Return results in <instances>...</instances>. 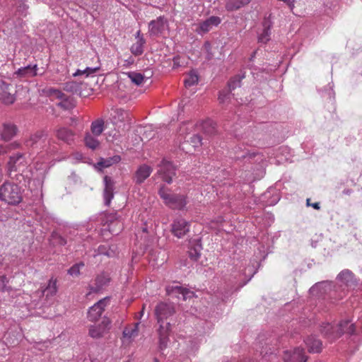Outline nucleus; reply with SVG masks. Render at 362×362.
Segmentation results:
<instances>
[{
    "mask_svg": "<svg viewBox=\"0 0 362 362\" xmlns=\"http://www.w3.org/2000/svg\"><path fill=\"white\" fill-rule=\"evenodd\" d=\"M24 144L28 148L36 149L42 146V150L39 153L40 155L37 160L47 156L44 161L49 162V159L53 157L59 150L58 144L55 142L51 141L45 142V134L42 131H38L30 134L28 138L25 139Z\"/></svg>",
    "mask_w": 362,
    "mask_h": 362,
    "instance_id": "obj_1",
    "label": "nucleus"
},
{
    "mask_svg": "<svg viewBox=\"0 0 362 362\" xmlns=\"http://www.w3.org/2000/svg\"><path fill=\"white\" fill-rule=\"evenodd\" d=\"M48 168L49 162L36 160L28 179L23 180L21 183L28 186L30 191L35 192L36 195L42 196V188Z\"/></svg>",
    "mask_w": 362,
    "mask_h": 362,
    "instance_id": "obj_2",
    "label": "nucleus"
},
{
    "mask_svg": "<svg viewBox=\"0 0 362 362\" xmlns=\"http://www.w3.org/2000/svg\"><path fill=\"white\" fill-rule=\"evenodd\" d=\"M28 161L23 153H16L11 156L7 164L8 175L11 179L21 183L28 179L32 169L28 170Z\"/></svg>",
    "mask_w": 362,
    "mask_h": 362,
    "instance_id": "obj_3",
    "label": "nucleus"
},
{
    "mask_svg": "<svg viewBox=\"0 0 362 362\" xmlns=\"http://www.w3.org/2000/svg\"><path fill=\"white\" fill-rule=\"evenodd\" d=\"M23 191L17 184L5 182L0 186V200L9 205H17L23 199Z\"/></svg>",
    "mask_w": 362,
    "mask_h": 362,
    "instance_id": "obj_4",
    "label": "nucleus"
},
{
    "mask_svg": "<svg viewBox=\"0 0 362 362\" xmlns=\"http://www.w3.org/2000/svg\"><path fill=\"white\" fill-rule=\"evenodd\" d=\"M356 331L354 324L349 320L341 321L337 328H334L330 323H323L321 327V332L330 339H334L344 333L354 334Z\"/></svg>",
    "mask_w": 362,
    "mask_h": 362,
    "instance_id": "obj_5",
    "label": "nucleus"
},
{
    "mask_svg": "<svg viewBox=\"0 0 362 362\" xmlns=\"http://www.w3.org/2000/svg\"><path fill=\"white\" fill-rule=\"evenodd\" d=\"M175 313V306L173 303L161 302L155 309V315L157 319L158 328L171 329L170 318Z\"/></svg>",
    "mask_w": 362,
    "mask_h": 362,
    "instance_id": "obj_6",
    "label": "nucleus"
},
{
    "mask_svg": "<svg viewBox=\"0 0 362 362\" xmlns=\"http://www.w3.org/2000/svg\"><path fill=\"white\" fill-rule=\"evenodd\" d=\"M160 198L165 204L173 209L182 210L187 204L186 197L182 194L170 193L164 187H160L158 191Z\"/></svg>",
    "mask_w": 362,
    "mask_h": 362,
    "instance_id": "obj_7",
    "label": "nucleus"
},
{
    "mask_svg": "<svg viewBox=\"0 0 362 362\" xmlns=\"http://www.w3.org/2000/svg\"><path fill=\"white\" fill-rule=\"evenodd\" d=\"M180 356L178 360L180 362H189L192 356H194L198 349V344L192 337H188L179 343Z\"/></svg>",
    "mask_w": 362,
    "mask_h": 362,
    "instance_id": "obj_8",
    "label": "nucleus"
},
{
    "mask_svg": "<svg viewBox=\"0 0 362 362\" xmlns=\"http://www.w3.org/2000/svg\"><path fill=\"white\" fill-rule=\"evenodd\" d=\"M11 4L12 9L15 12V15L18 16L16 21L18 25H15V32L18 33L20 32H25L23 28V22L21 20V17H25L27 15L28 6L25 4V0H8Z\"/></svg>",
    "mask_w": 362,
    "mask_h": 362,
    "instance_id": "obj_9",
    "label": "nucleus"
},
{
    "mask_svg": "<svg viewBox=\"0 0 362 362\" xmlns=\"http://www.w3.org/2000/svg\"><path fill=\"white\" fill-rule=\"evenodd\" d=\"M165 290L168 296L179 300H186L194 296V293L192 291L180 286L178 283L167 286Z\"/></svg>",
    "mask_w": 362,
    "mask_h": 362,
    "instance_id": "obj_10",
    "label": "nucleus"
},
{
    "mask_svg": "<svg viewBox=\"0 0 362 362\" xmlns=\"http://www.w3.org/2000/svg\"><path fill=\"white\" fill-rule=\"evenodd\" d=\"M110 278L106 273H101L96 276L94 280L91 281L88 285V290L87 295L91 293H97L100 292L105 286L110 283Z\"/></svg>",
    "mask_w": 362,
    "mask_h": 362,
    "instance_id": "obj_11",
    "label": "nucleus"
},
{
    "mask_svg": "<svg viewBox=\"0 0 362 362\" xmlns=\"http://www.w3.org/2000/svg\"><path fill=\"white\" fill-rule=\"evenodd\" d=\"M190 222L183 218L178 217L171 224V233L177 238H183L189 231Z\"/></svg>",
    "mask_w": 362,
    "mask_h": 362,
    "instance_id": "obj_12",
    "label": "nucleus"
},
{
    "mask_svg": "<svg viewBox=\"0 0 362 362\" xmlns=\"http://www.w3.org/2000/svg\"><path fill=\"white\" fill-rule=\"evenodd\" d=\"M163 181L170 184L173 181V177L175 175V168L171 162L163 159L158 171Z\"/></svg>",
    "mask_w": 362,
    "mask_h": 362,
    "instance_id": "obj_13",
    "label": "nucleus"
},
{
    "mask_svg": "<svg viewBox=\"0 0 362 362\" xmlns=\"http://www.w3.org/2000/svg\"><path fill=\"white\" fill-rule=\"evenodd\" d=\"M108 299L103 298L91 306L88 311V319L91 322L98 321L107 305Z\"/></svg>",
    "mask_w": 362,
    "mask_h": 362,
    "instance_id": "obj_14",
    "label": "nucleus"
},
{
    "mask_svg": "<svg viewBox=\"0 0 362 362\" xmlns=\"http://www.w3.org/2000/svg\"><path fill=\"white\" fill-rule=\"evenodd\" d=\"M168 26V21L163 16H159L148 23V33L150 36L158 37L162 34Z\"/></svg>",
    "mask_w": 362,
    "mask_h": 362,
    "instance_id": "obj_15",
    "label": "nucleus"
},
{
    "mask_svg": "<svg viewBox=\"0 0 362 362\" xmlns=\"http://www.w3.org/2000/svg\"><path fill=\"white\" fill-rule=\"evenodd\" d=\"M37 69L38 68L36 64H28L16 70L13 73V76L15 78L21 80L27 79L35 76L37 74Z\"/></svg>",
    "mask_w": 362,
    "mask_h": 362,
    "instance_id": "obj_16",
    "label": "nucleus"
},
{
    "mask_svg": "<svg viewBox=\"0 0 362 362\" xmlns=\"http://www.w3.org/2000/svg\"><path fill=\"white\" fill-rule=\"evenodd\" d=\"M283 358L285 362H306L307 361L304 350L299 347L296 348L293 351H285Z\"/></svg>",
    "mask_w": 362,
    "mask_h": 362,
    "instance_id": "obj_17",
    "label": "nucleus"
},
{
    "mask_svg": "<svg viewBox=\"0 0 362 362\" xmlns=\"http://www.w3.org/2000/svg\"><path fill=\"white\" fill-rule=\"evenodd\" d=\"M103 182L105 185L103 191L104 202L106 206H109L114 197L115 182L112 177L107 175L104 177Z\"/></svg>",
    "mask_w": 362,
    "mask_h": 362,
    "instance_id": "obj_18",
    "label": "nucleus"
},
{
    "mask_svg": "<svg viewBox=\"0 0 362 362\" xmlns=\"http://www.w3.org/2000/svg\"><path fill=\"white\" fill-rule=\"evenodd\" d=\"M103 182L105 185L103 191L104 202L106 206H109L114 197L115 182L112 177L107 175L104 177Z\"/></svg>",
    "mask_w": 362,
    "mask_h": 362,
    "instance_id": "obj_19",
    "label": "nucleus"
},
{
    "mask_svg": "<svg viewBox=\"0 0 362 362\" xmlns=\"http://www.w3.org/2000/svg\"><path fill=\"white\" fill-rule=\"evenodd\" d=\"M110 321L107 317H103L102 322L98 325H92L89 328V335L92 338L101 337L107 329H109Z\"/></svg>",
    "mask_w": 362,
    "mask_h": 362,
    "instance_id": "obj_20",
    "label": "nucleus"
},
{
    "mask_svg": "<svg viewBox=\"0 0 362 362\" xmlns=\"http://www.w3.org/2000/svg\"><path fill=\"white\" fill-rule=\"evenodd\" d=\"M337 281L347 288H351L357 284L356 279L353 272L349 269L341 271L337 276Z\"/></svg>",
    "mask_w": 362,
    "mask_h": 362,
    "instance_id": "obj_21",
    "label": "nucleus"
},
{
    "mask_svg": "<svg viewBox=\"0 0 362 362\" xmlns=\"http://www.w3.org/2000/svg\"><path fill=\"white\" fill-rule=\"evenodd\" d=\"M259 199L264 206H274L279 202L280 197L275 189L269 188L262 194Z\"/></svg>",
    "mask_w": 362,
    "mask_h": 362,
    "instance_id": "obj_22",
    "label": "nucleus"
},
{
    "mask_svg": "<svg viewBox=\"0 0 362 362\" xmlns=\"http://www.w3.org/2000/svg\"><path fill=\"white\" fill-rule=\"evenodd\" d=\"M2 92L0 95L1 100L6 105L13 104L16 100L13 88L11 84L2 82Z\"/></svg>",
    "mask_w": 362,
    "mask_h": 362,
    "instance_id": "obj_23",
    "label": "nucleus"
},
{
    "mask_svg": "<svg viewBox=\"0 0 362 362\" xmlns=\"http://www.w3.org/2000/svg\"><path fill=\"white\" fill-rule=\"evenodd\" d=\"M17 127L11 122H4L0 132L1 139L4 141L11 140L17 134Z\"/></svg>",
    "mask_w": 362,
    "mask_h": 362,
    "instance_id": "obj_24",
    "label": "nucleus"
},
{
    "mask_svg": "<svg viewBox=\"0 0 362 362\" xmlns=\"http://www.w3.org/2000/svg\"><path fill=\"white\" fill-rule=\"evenodd\" d=\"M57 280L52 277L45 288H42L39 293L42 296H45V299L49 303V298L54 297L57 292Z\"/></svg>",
    "mask_w": 362,
    "mask_h": 362,
    "instance_id": "obj_25",
    "label": "nucleus"
},
{
    "mask_svg": "<svg viewBox=\"0 0 362 362\" xmlns=\"http://www.w3.org/2000/svg\"><path fill=\"white\" fill-rule=\"evenodd\" d=\"M152 171L153 169L146 164L140 165L135 173L134 179L136 183L141 184L144 182L150 176Z\"/></svg>",
    "mask_w": 362,
    "mask_h": 362,
    "instance_id": "obj_26",
    "label": "nucleus"
},
{
    "mask_svg": "<svg viewBox=\"0 0 362 362\" xmlns=\"http://www.w3.org/2000/svg\"><path fill=\"white\" fill-rule=\"evenodd\" d=\"M221 22V19L218 16H210L209 18L205 20L204 21L199 23V29L197 32L199 33H207L214 26H218Z\"/></svg>",
    "mask_w": 362,
    "mask_h": 362,
    "instance_id": "obj_27",
    "label": "nucleus"
},
{
    "mask_svg": "<svg viewBox=\"0 0 362 362\" xmlns=\"http://www.w3.org/2000/svg\"><path fill=\"white\" fill-rule=\"evenodd\" d=\"M58 139L70 144L74 139V133L66 127H59L55 131Z\"/></svg>",
    "mask_w": 362,
    "mask_h": 362,
    "instance_id": "obj_28",
    "label": "nucleus"
},
{
    "mask_svg": "<svg viewBox=\"0 0 362 362\" xmlns=\"http://www.w3.org/2000/svg\"><path fill=\"white\" fill-rule=\"evenodd\" d=\"M332 286V283L329 281H322L315 284L310 288V293L312 295L322 296L326 293L328 290H330Z\"/></svg>",
    "mask_w": 362,
    "mask_h": 362,
    "instance_id": "obj_29",
    "label": "nucleus"
},
{
    "mask_svg": "<svg viewBox=\"0 0 362 362\" xmlns=\"http://www.w3.org/2000/svg\"><path fill=\"white\" fill-rule=\"evenodd\" d=\"M272 23L269 18H265L262 23V31L259 34L258 40L261 43H266L270 40L271 28Z\"/></svg>",
    "mask_w": 362,
    "mask_h": 362,
    "instance_id": "obj_30",
    "label": "nucleus"
},
{
    "mask_svg": "<svg viewBox=\"0 0 362 362\" xmlns=\"http://www.w3.org/2000/svg\"><path fill=\"white\" fill-rule=\"evenodd\" d=\"M194 128V124L192 122H186L180 125L177 132L180 142H182V140H186L189 136Z\"/></svg>",
    "mask_w": 362,
    "mask_h": 362,
    "instance_id": "obj_31",
    "label": "nucleus"
},
{
    "mask_svg": "<svg viewBox=\"0 0 362 362\" xmlns=\"http://www.w3.org/2000/svg\"><path fill=\"white\" fill-rule=\"evenodd\" d=\"M235 152V156L234 158L236 160H250L252 158H254L256 156V153L255 152H251L250 150L246 149L244 148V149L242 148L241 146H237L234 149Z\"/></svg>",
    "mask_w": 362,
    "mask_h": 362,
    "instance_id": "obj_32",
    "label": "nucleus"
},
{
    "mask_svg": "<svg viewBox=\"0 0 362 362\" xmlns=\"http://www.w3.org/2000/svg\"><path fill=\"white\" fill-rule=\"evenodd\" d=\"M171 331V329H164L163 328H158V335H159V344L158 348L161 354H163L164 350L168 346V336L170 334V332Z\"/></svg>",
    "mask_w": 362,
    "mask_h": 362,
    "instance_id": "obj_33",
    "label": "nucleus"
},
{
    "mask_svg": "<svg viewBox=\"0 0 362 362\" xmlns=\"http://www.w3.org/2000/svg\"><path fill=\"white\" fill-rule=\"evenodd\" d=\"M42 94L50 98L51 100L62 99L64 98V93L59 89L46 86L41 90Z\"/></svg>",
    "mask_w": 362,
    "mask_h": 362,
    "instance_id": "obj_34",
    "label": "nucleus"
},
{
    "mask_svg": "<svg viewBox=\"0 0 362 362\" xmlns=\"http://www.w3.org/2000/svg\"><path fill=\"white\" fill-rule=\"evenodd\" d=\"M305 343L310 352L318 353L322 349V342L314 336L308 337Z\"/></svg>",
    "mask_w": 362,
    "mask_h": 362,
    "instance_id": "obj_35",
    "label": "nucleus"
},
{
    "mask_svg": "<svg viewBox=\"0 0 362 362\" xmlns=\"http://www.w3.org/2000/svg\"><path fill=\"white\" fill-rule=\"evenodd\" d=\"M252 0H229L226 4L228 11H233L247 5Z\"/></svg>",
    "mask_w": 362,
    "mask_h": 362,
    "instance_id": "obj_36",
    "label": "nucleus"
},
{
    "mask_svg": "<svg viewBox=\"0 0 362 362\" xmlns=\"http://www.w3.org/2000/svg\"><path fill=\"white\" fill-rule=\"evenodd\" d=\"M121 160V157L119 156H114L107 158H102L97 164V167L99 170H102L103 168H108L113 164L117 163Z\"/></svg>",
    "mask_w": 362,
    "mask_h": 362,
    "instance_id": "obj_37",
    "label": "nucleus"
},
{
    "mask_svg": "<svg viewBox=\"0 0 362 362\" xmlns=\"http://www.w3.org/2000/svg\"><path fill=\"white\" fill-rule=\"evenodd\" d=\"M139 322H136L133 327H126L123 330V337L131 340L138 335Z\"/></svg>",
    "mask_w": 362,
    "mask_h": 362,
    "instance_id": "obj_38",
    "label": "nucleus"
},
{
    "mask_svg": "<svg viewBox=\"0 0 362 362\" xmlns=\"http://www.w3.org/2000/svg\"><path fill=\"white\" fill-rule=\"evenodd\" d=\"M104 130V121L102 119H98L92 122L90 125V133L94 136H100Z\"/></svg>",
    "mask_w": 362,
    "mask_h": 362,
    "instance_id": "obj_39",
    "label": "nucleus"
},
{
    "mask_svg": "<svg viewBox=\"0 0 362 362\" xmlns=\"http://www.w3.org/2000/svg\"><path fill=\"white\" fill-rule=\"evenodd\" d=\"M146 40L144 37H140L135 43H134L131 48V52L135 56L141 55L144 52V45Z\"/></svg>",
    "mask_w": 362,
    "mask_h": 362,
    "instance_id": "obj_40",
    "label": "nucleus"
},
{
    "mask_svg": "<svg viewBox=\"0 0 362 362\" xmlns=\"http://www.w3.org/2000/svg\"><path fill=\"white\" fill-rule=\"evenodd\" d=\"M202 129L204 132L207 136H212L216 132V124L211 119H207L202 122Z\"/></svg>",
    "mask_w": 362,
    "mask_h": 362,
    "instance_id": "obj_41",
    "label": "nucleus"
},
{
    "mask_svg": "<svg viewBox=\"0 0 362 362\" xmlns=\"http://www.w3.org/2000/svg\"><path fill=\"white\" fill-rule=\"evenodd\" d=\"M97 137L98 136H94L91 133L87 132L84 138L86 146L91 149H95L100 144Z\"/></svg>",
    "mask_w": 362,
    "mask_h": 362,
    "instance_id": "obj_42",
    "label": "nucleus"
},
{
    "mask_svg": "<svg viewBox=\"0 0 362 362\" xmlns=\"http://www.w3.org/2000/svg\"><path fill=\"white\" fill-rule=\"evenodd\" d=\"M199 81V76L196 70H192L187 74L185 79V86L186 87H190L196 85Z\"/></svg>",
    "mask_w": 362,
    "mask_h": 362,
    "instance_id": "obj_43",
    "label": "nucleus"
},
{
    "mask_svg": "<svg viewBox=\"0 0 362 362\" xmlns=\"http://www.w3.org/2000/svg\"><path fill=\"white\" fill-rule=\"evenodd\" d=\"M202 249V245L199 242L192 245L189 250V257L190 259L197 261L201 255Z\"/></svg>",
    "mask_w": 362,
    "mask_h": 362,
    "instance_id": "obj_44",
    "label": "nucleus"
},
{
    "mask_svg": "<svg viewBox=\"0 0 362 362\" xmlns=\"http://www.w3.org/2000/svg\"><path fill=\"white\" fill-rule=\"evenodd\" d=\"M245 77V73H240L238 75L231 78L228 83L230 91L235 89L237 87H239L240 86L241 80L243 79Z\"/></svg>",
    "mask_w": 362,
    "mask_h": 362,
    "instance_id": "obj_45",
    "label": "nucleus"
},
{
    "mask_svg": "<svg viewBox=\"0 0 362 362\" xmlns=\"http://www.w3.org/2000/svg\"><path fill=\"white\" fill-rule=\"evenodd\" d=\"M84 267L85 264L83 262H77L67 270V274L72 277H78L81 274V269Z\"/></svg>",
    "mask_w": 362,
    "mask_h": 362,
    "instance_id": "obj_46",
    "label": "nucleus"
},
{
    "mask_svg": "<svg viewBox=\"0 0 362 362\" xmlns=\"http://www.w3.org/2000/svg\"><path fill=\"white\" fill-rule=\"evenodd\" d=\"M98 255H103L111 257L116 255L115 247H107L105 245H100L98 248Z\"/></svg>",
    "mask_w": 362,
    "mask_h": 362,
    "instance_id": "obj_47",
    "label": "nucleus"
},
{
    "mask_svg": "<svg viewBox=\"0 0 362 362\" xmlns=\"http://www.w3.org/2000/svg\"><path fill=\"white\" fill-rule=\"evenodd\" d=\"M99 68L98 67H87L83 70L77 69L75 73L73 74L74 76H78L85 75L86 77L93 76L98 71Z\"/></svg>",
    "mask_w": 362,
    "mask_h": 362,
    "instance_id": "obj_48",
    "label": "nucleus"
},
{
    "mask_svg": "<svg viewBox=\"0 0 362 362\" xmlns=\"http://www.w3.org/2000/svg\"><path fill=\"white\" fill-rule=\"evenodd\" d=\"M202 139L199 134H192L189 136L184 142H189L194 148L202 145Z\"/></svg>",
    "mask_w": 362,
    "mask_h": 362,
    "instance_id": "obj_49",
    "label": "nucleus"
},
{
    "mask_svg": "<svg viewBox=\"0 0 362 362\" xmlns=\"http://www.w3.org/2000/svg\"><path fill=\"white\" fill-rule=\"evenodd\" d=\"M59 100L60 101L57 105L64 110L71 109L74 106L71 100L66 95H64V98L59 99Z\"/></svg>",
    "mask_w": 362,
    "mask_h": 362,
    "instance_id": "obj_50",
    "label": "nucleus"
},
{
    "mask_svg": "<svg viewBox=\"0 0 362 362\" xmlns=\"http://www.w3.org/2000/svg\"><path fill=\"white\" fill-rule=\"evenodd\" d=\"M257 264V262H256L255 264H253L252 266H248L247 267H246L243 272V275H245V276H249V279H247V281H245L243 285L244 286L245 284H246L250 279L253 276V275L256 273L257 272V269H256V264Z\"/></svg>",
    "mask_w": 362,
    "mask_h": 362,
    "instance_id": "obj_51",
    "label": "nucleus"
},
{
    "mask_svg": "<svg viewBox=\"0 0 362 362\" xmlns=\"http://www.w3.org/2000/svg\"><path fill=\"white\" fill-rule=\"evenodd\" d=\"M131 81L136 85H140L144 81V76L140 73L130 72L128 74Z\"/></svg>",
    "mask_w": 362,
    "mask_h": 362,
    "instance_id": "obj_52",
    "label": "nucleus"
},
{
    "mask_svg": "<svg viewBox=\"0 0 362 362\" xmlns=\"http://www.w3.org/2000/svg\"><path fill=\"white\" fill-rule=\"evenodd\" d=\"M322 96L324 98L327 97L329 100H332L334 98L333 86L329 83L328 86L323 89Z\"/></svg>",
    "mask_w": 362,
    "mask_h": 362,
    "instance_id": "obj_53",
    "label": "nucleus"
},
{
    "mask_svg": "<svg viewBox=\"0 0 362 362\" xmlns=\"http://www.w3.org/2000/svg\"><path fill=\"white\" fill-rule=\"evenodd\" d=\"M18 146H19V144L16 143V142L11 144L10 145L6 146H0V154H6L8 152V151L10 149L16 148H18Z\"/></svg>",
    "mask_w": 362,
    "mask_h": 362,
    "instance_id": "obj_54",
    "label": "nucleus"
},
{
    "mask_svg": "<svg viewBox=\"0 0 362 362\" xmlns=\"http://www.w3.org/2000/svg\"><path fill=\"white\" fill-rule=\"evenodd\" d=\"M8 280L5 275L0 276V291L4 292L8 290Z\"/></svg>",
    "mask_w": 362,
    "mask_h": 362,
    "instance_id": "obj_55",
    "label": "nucleus"
},
{
    "mask_svg": "<svg viewBox=\"0 0 362 362\" xmlns=\"http://www.w3.org/2000/svg\"><path fill=\"white\" fill-rule=\"evenodd\" d=\"M78 88V85L74 81H70L66 83L65 89L68 91L76 92Z\"/></svg>",
    "mask_w": 362,
    "mask_h": 362,
    "instance_id": "obj_56",
    "label": "nucleus"
},
{
    "mask_svg": "<svg viewBox=\"0 0 362 362\" xmlns=\"http://www.w3.org/2000/svg\"><path fill=\"white\" fill-rule=\"evenodd\" d=\"M230 94L225 90L220 91L218 95L219 102L221 103H225L229 98Z\"/></svg>",
    "mask_w": 362,
    "mask_h": 362,
    "instance_id": "obj_57",
    "label": "nucleus"
},
{
    "mask_svg": "<svg viewBox=\"0 0 362 362\" xmlns=\"http://www.w3.org/2000/svg\"><path fill=\"white\" fill-rule=\"evenodd\" d=\"M36 219L39 221H45V222H47L49 217L47 213L45 211H43L42 213L36 214Z\"/></svg>",
    "mask_w": 362,
    "mask_h": 362,
    "instance_id": "obj_58",
    "label": "nucleus"
},
{
    "mask_svg": "<svg viewBox=\"0 0 362 362\" xmlns=\"http://www.w3.org/2000/svg\"><path fill=\"white\" fill-rule=\"evenodd\" d=\"M117 113L119 115V120H123L124 119V117L127 115V112L122 109L117 110Z\"/></svg>",
    "mask_w": 362,
    "mask_h": 362,
    "instance_id": "obj_59",
    "label": "nucleus"
},
{
    "mask_svg": "<svg viewBox=\"0 0 362 362\" xmlns=\"http://www.w3.org/2000/svg\"><path fill=\"white\" fill-rule=\"evenodd\" d=\"M310 206L314 208L315 209L319 210L320 209V203L315 202L313 204H310Z\"/></svg>",
    "mask_w": 362,
    "mask_h": 362,
    "instance_id": "obj_60",
    "label": "nucleus"
},
{
    "mask_svg": "<svg viewBox=\"0 0 362 362\" xmlns=\"http://www.w3.org/2000/svg\"><path fill=\"white\" fill-rule=\"evenodd\" d=\"M144 308H145V306L144 305L141 310L139 312V313L138 314V315H136V318L137 319H141V317L144 315Z\"/></svg>",
    "mask_w": 362,
    "mask_h": 362,
    "instance_id": "obj_61",
    "label": "nucleus"
},
{
    "mask_svg": "<svg viewBox=\"0 0 362 362\" xmlns=\"http://www.w3.org/2000/svg\"><path fill=\"white\" fill-rule=\"evenodd\" d=\"M179 60H180V57H175L173 58L174 66H180Z\"/></svg>",
    "mask_w": 362,
    "mask_h": 362,
    "instance_id": "obj_62",
    "label": "nucleus"
},
{
    "mask_svg": "<svg viewBox=\"0 0 362 362\" xmlns=\"http://www.w3.org/2000/svg\"><path fill=\"white\" fill-rule=\"evenodd\" d=\"M135 37L136 40H138L140 37H144L143 35L141 34V31L138 30L135 35Z\"/></svg>",
    "mask_w": 362,
    "mask_h": 362,
    "instance_id": "obj_63",
    "label": "nucleus"
},
{
    "mask_svg": "<svg viewBox=\"0 0 362 362\" xmlns=\"http://www.w3.org/2000/svg\"><path fill=\"white\" fill-rule=\"evenodd\" d=\"M74 157L76 160H81L82 158V155L79 153H76L74 154Z\"/></svg>",
    "mask_w": 362,
    "mask_h": 362,
    "instance_id": "obj_64",
    "label": "nucleus"
}]
</instances>
